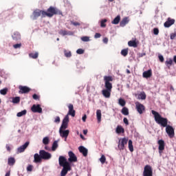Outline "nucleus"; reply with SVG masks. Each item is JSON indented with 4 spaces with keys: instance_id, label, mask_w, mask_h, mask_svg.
I'll use <instances>...</instances> for the list:
<instances>
[{
    "instance_id": "69168bd1",
    "label": "nucleus",
    "mask_w": 176,
    "mask_h": 176,
    "mask_svg": "<svg viewBox=\"0 0 176 176\" xmlns=\"http://www.w3.org/2000/svg\"><path fill=\"white\" fill-rule=\"evenodd\" d=\"M80 137L82 138V140H85V136H83V135L80 134Z\"/></svg>"
},
{
    "instance_id": "c9c22d12",
    "label": "nucleus",
    "mask_w": 176,
    "mask_h": 176,
    "mask_svg": "<svg viewBox=\"0 0 176 176\" xmlns=\"http://www.w3.org/2000/svg\"><path fill=\"white\" fill-rule=\"evenodd\" d=\"M49 142H50V140L49 139V137L43 138V144H44V145L49 144Z\"/></svg>"
},
{
    "instance_id": "7c9ffc66",
    "label": "nucleus",
    "mask_w": 176,
    "mask_h": 176,
    "mask_svg": "<svg viewBox=\"0 0 176 176\" xmlns=\"http://www.w3.org/2000/svg\"><path fill=\"white\" fill-rule=\"evenodd\" d=\"M128 45L129 46H130V47H137V43L135 42V41H129Z\"/></svg>"
},
{
    "instance_id": "a18cd8bd",
    "label": "nucleus",
    "mask_w": 176,
    "mask_h": 176,
    "mask_svg": "<svg viewBox=\"0 0 176 176\" xmlns=\"http://www.w3.org/2000/svg\"><path fill=\"white\" fill-rule=\"evenodd\" d=\"M7 93H8V88H4V89L0 90V94L2 96H6Z\"/></svg>"
},
{
    "instance_id": "338daca9",
    "label": "nucleus",
    "mask_w": 176,
    "mask_h": 176,
    "mask_svg": "<svg viewBox=\"0 0 176 176\" xmlns=\"http://www.w3.org/2000/svg\"><path fill=\"white\" fill-rule=\"evenodd\" d=\"M173 61H174V63H175V64H176V56H175L173 57Z\"/></svg>"
},
{
    "instance_id": "a211bd4d",
    "label": "nucleus",
    "mask_w": 176,
    "mask_h": 176,
    "mask_svg": "<svg viewBox=\"0 0 176 176\" xmlns=\"http://www.w3.org/2000/svg\"><path fill=\"white\" fill-rule=\"evenodd\" d=\"M175 23V20L171 19V18H168V20L164 23V25L165 28H169Z\"/></svg>"
},
{
    "instance_id": "4be33fe9",
    "label": "nucleus",
    "mask_w": 176,
    "mask_h": 176,
    "mask_svg": "<svg viewBox=\"0 0 176 176\" xmlns=\"http://www.w3.org/2000/svg\"><path fill=\"white\" fill-rule=\"evenodd\" d=\"M78 151H80V153H82L83 156H87V148H86L85 146H79Z\"/></svg>"
},
{
    "instance_id": "ea45409f",
    "label": "nucleus",
    "mask_w": 176,
    "mask_h": 176,
    "mask_svg": "<svg viewBox=\"0 0 176 176\" xmlns=\"http://www.w3.org/2000/svg\"><path fill=\"white\" fill-rule=\"evenodd\" d=\"M64 54H65V57H68V58H69L72 56L71 51H68L67 50H64Z\"/></svg>"
},
{
    "instance_id": "412c9836",
    "label": "nucleus",
    "mask_w": 176,
    "mask_h": 176,
    "mask_svg": "<svg viewBox=\"0 0 176 176\" xmlns=\"http://www.w3.org/2000/svg\"><path fill=\"white\" fill-rule=\"evenodd\" d=\"M34 163H41V162H42V157L41 154H38V153L34 154Z\"/></svg>"
},
{
    "instance_id": "423d86ee",
    "label": "nucleus",
    "mask_w": 176,
    "mask_h": 176,
    "mask_svg": "<svg viewBox=\"0 0 176 176\" xmlns=\"http://www.w3.org/2000/svg\"><path fill=\"white\" fill-rule=\"evenodd\" d=\"M43 13H44L43 10L36 9L33 12L30 18L32 19V20H36L38 17L41 16L42 19H43Z\"/></svg>"
},
{
    "instance_id": "f704fd0d",
    "label": "nucleus",
    "mask_w": 176,
    "mask_h": 176,
    "mask_svg": "<svg viewBox=\"0 0 176 176\" xmlns=\"http://www.w3.org/2000/svg\"><path fill=\"white\" fill-rule=\"evenodd\" d=\"M121 112L122 115L127 116V115H129V109H127L126 107H123Z\"/></svg>"
},
{
    "instance_id": "dca6fc26",
    "label": "nucleus",
    "mask_w": 176,
    "mask_h": 176,
    "mask_svg": "<svg viewBox=\"0 0 176 176\" xmlns=\"http://www.w3.org/2000/svg\"><path fill=\"white\" fill-rule=\"evenodd\" d=\"M69 111L66 116H68L69 118V115L72 116V118H74L75 116V110H74V105L73 104H69L68 106Z\"/></svg>"
},
{
    "instance_id": "aec40b11",
    "label": "nucleus",
    "mask_w": 176,
    "mask_h": 176,
    "mask_svg": "<svg viewBox=\"0 0 176 176\" xmlns=\"http://www.w3.org/2000/svg\"><path fill=\"white\" fill-rule=\"evenodd\" d=\"M158 144L160 153H162V151H164V141L163 140H160L158 141Z\"/></svg>"
},
{
    "instance_id": "ddd939ff",
    "label": "nucleus",
    "mask_w": 176,
    "mask_h": 176,
    "mask_svg": "<svg viewBox=\"0 0 176 176\" xmlns=\"http://www.w3.org/2000/svg\"><path fill=\"white\" fill-rule=\"evenodd\" d=\"M11 36L13 41H17L21 40V34H20V32H19L18 31H15L12 32V34H11Z\"/></svg>"
},
{
    "instance_id": "58836bf2",
    "label": "nucleus",
    "mask_w": 176,
    "mask_h": 176,
    "mask_svg": "<svg viewBox=\"0 0 176 176\" xmlns=\"http://www.w3.org/2000/svg\"><path fill=\"white\" fill-rule=\"evenodd\" d=\"M13 104H19L20 102V97L17 96L15 98H12V101Z\"/></svg>"
},
{
    "instance_id": "de8ad7c7",
    "label": "nucleus",
    "mask_w": 176,
    "mask_h": 176,
    "mask_svg": "<svg viewBox=\"0 0 176 176\" xmlns=\"http://www.w3.org/2000/svg\"><path fill=\"white\" fill-rule=\"evenodd\" d=\"M77 54H83L85 53V50L82 49H78L76 51Z\"/></svg>"
},
{
    "instance_id": "9b49d317",
    "label": "nucleus",
    "mask_w": 176,
    "mask_h": 176,
    "mask_svg": "<svg viewBox=\"0 0 176 176\" xmlns=\"http://www.w3.org/2000/svg\"><path fill=\"white\" fill-rule=\"evenodd\" d=\"M59 134L62 138H65V141H67V138L69 135V130L59 129Z\"/></svg>"
},
{
    "instance_id": "8fccbe9b",
    "label": "nucleus",
    "mask_w": 176,
    "mask_h": 176,
    "mask_svg": "<svg viewBox=\"0 0 176 176\" xmlns=\"http://www.w3.org/2000/svg\"><path fill=\"white\" fill-rule=\"evenodd\" d=\"M153 34H154V35H159V29L154 28L153 29Z\"/></svg>"
},
{
    "instance_id": "f257e3e1",
    "label": "nucleus",
    "mask_w": 176,
    "mask_h": 176,
    "mask_svg": "<svg viewBox=\"0 0 176 176\" xmlns=\"http://www.w3.org/2000/svg\"><path fill=\"white\" fill-rule=\"evenodd\" d=\"M151 113L154 116L155 120L158 124H161L162 127H166V131L170 138L174 137V128L170 125H167V119L162 118L159 113L155 111V110L151 111Z\"/></svg>"
},
{
    "instance_id": "6e6d98bb",
    "label": "nucleus",
    "mask_w": 176,
    "mask_h": 176,
    "mask_svg": "<svg viewBox=\"0 0 176 176\" xmlns=\"http://www.w3.org/2000/svg\"><path fill=\"white\" fill-rule=\"evenodd\" d=\"M94 38H96V39L98 38H101V34L100 33H96Z\"/></svg>"
},
{
    "instance_id": "0e129e2a",
    "label": "nucleus",
    "mask_w": 176,
    "mask_h": 176,
    "mask_svg": "<svg viewBox=\"0 0 176 176\" xmlns=\"http://www.w3.org/2000/svg\"><path fill=\"white\" fill-rule=\"evenodd\" d=\"M83 134L86 135V134H87V130H83Z\"/></svg>"
},
{
    "instance_id": "a19ab883",
    "label": "nucleus",
    "mask_w": 176,
    "mask_h": 176,
    "mask_svg": "<svg viewBox=\"0 0 176 176\" xmlns=\"http://www.w3.org/2000/svg\"><path fill=\"white\" fill-rule=\"evenodd\" d=\"M39 55V54H38V52L36 53H31L29 54V56L30 57V58H38V56Z\"/></svg>"
},
{
    "instance_id": "c85d7f7f",
    "label": "nucleus",
    "mask_w": 176,
    "mask_h": 176,
    "mask_svg": "<svg viewBox=\"0 0 176 176\" xmlns=\"http://www.w3.org/2000/svg\"><path fill=\"white\" fill-rule=\"evenodd\" d=\"M138 100H145L146 98V94L145 92H142L138 95Z\"/></svg>"
},
{
    "instance_id": "20e7f679",
    "label": "nucleus",
    "mask_w": 176,
    "mask_h": 176,
    "mask_svg": "<svg viewBox=\"0 0 176 176\" xmlns=\"http://www.w3.org/2000/svg\"><path fill=\"white\" fill-rule=\"evenodd\" d=\"M58 162L59 166L63 167V168H65V170H71V165L69 164V162L67 161V158H65L64 156H60Z\"/></svg>"
},
{
    "instance_id": "b1692460",
    "label": "nucleus",
    "mask_w": 176,
    "mask_h": 176,
    "mask_svg": "<svg viewBox=\"0 0 176 176\" xmlns=\"http://www.w3.org/2000/svg\"><path fill=\"white\" fill-rule=\"evenodd\" d=\"M129 18L127 17L124 18L120 23V27H124L126 24H129Z\"/></svg>"
},
{
    "instance_id": "4468645a",
    "label": "nucleus",
    "mask_w": 176,
    "mask_h": 176,
    "mask_svg": "<svg viewBox=\"0 0 176 176\" xmlns=\"http://www.w3.org/2000/svg\"><path fill=\"white\" fill-rule=\"evenodd\" d=\"M31 110L34 113H42V109L41 108V104H33L31 108Z\"/></svg>"
},
{
    "instance_id": "c03bdc74",
    "label": "nucleus",
    "mask_w": 176,
    "mask_h": 176,
    "mask_svg": "<svg viewBox=\"0 0 176 176\" xmlns=\"http://www.w3.org/2000/svg\"><path fill=\"white\" fill-rule=\"evenodd\" d=\"M68 171H70V170H65V168H63L61 172H60V176L67 175V174H68Z\"/></svg>"
},
{
    "instance_id": "052dcab7",
    "label": "nucleus",
    "mask_w": 176,
    "mask_h": 176,
    "mask_svg": "<svg viewBox=\"0 0 176 176\" xmlns=\"http://www.w3.org/2000/svg\"><path fill=\"white\" fill-rule=\"evenodd\" d=\"M6 148L7 151H8V152H10L11 151L10 146H9L8 144H6Z\"/></svg>"
},
{
    "instance_id": "7ed1b4c3",
    "label": "nucleus",
    "mask_w": 176,
    "mask_h": 176,
    "mask_svg": "<svg viewBox=\"0 0 176 176\" xmlns=\"http://www.w3.org/2000/svg\"><path fill=\"white\" fill-rule=\"evenodd\" d=\"M54 14H60L63 16V12L57 8L50 6L47 10V12L44 11V12H43V17H53Z\"/></svg>"
},
{
    "instance_id": "4d7b16f0",
    "label": "nucleus",
    "mask_w": 176,
    "mask_h": 176,
    "mask_svg": "<svg viewBox=\"0 0 176 176\" xmlns=\"http://www.w3.org/2000/svg\"><path fill=\"white\" fill-rule=\"evenodd\" d=\"M72 24L73 25H75V27H76L78 25H80V23H79V22H73V23H72Z\"/></svg>"
},
{
    "instance_id": "6e6552de",
    "label": "nucleus",
    "mask_w": 176,
    "mask_h": 176,
    "mask_svg": "<svg viewBox=\"0 0 176 176\" xmlns=\"http://www.w3.org/2000/svg\"><path fill=\"white\" fill-rule=\"evenodd\" d=\"M135 107L140 115H142V113L145 112V106H144V104L140 103L139 102H136Z\"/></svg>"
},
{
    "instance_id": "1a4fd4ad",
    "label": "nucleus",
    "mask_w": 176,
    "mask_h": 176,
    "mask_svg": "<svg viewBox=\"0 0 176 176\" xmlns=\"http://www.w3.org/2000/svg\"><path fill=\"white\" fill-rule=\"evenodd\" d=\"M69 122V117L68 116H65V117L63 120V123L59 130H65V129H67Z\"/></svg>"
},
{
    "instance_id": "4c0bfd02",
    "label": "nucleus",
    "mask_w": 176,
    "mask_h": 176,
    "mask_svg": "<svg viewBox=\"0 0 176 176\" xmlns=\"http://www.w3.org/2000/svg\"><path fill=\"white\" fill-rule=\"evenodd\" d=\"M165 64L166 65H167V67H170V65H173V59L172 58L166 59Z\"/></svg>"
},
{
    "instance_id": "2eb2a0df",
    "label": "nucleus",
    "mask_w": 176,
    "mask_h": 176,
    "mask_svg": "<svg viewBox=\"0 0 176 176\" xmlns=\"http://www.w3.org/2000/svg\"><path fill=\"white\" fill-rule=\"evenodd\" d=\"M28 145H30V142H26L23 145L17 148V153H21L24 152V151H25V149H27V148L28 147Z\"/></svg>"
},
{
    "instance_id": "13d9d810",
    "label": "nucleus",
    "mask_w": 176,
    "mask_h": 176,
    "mask_svg": "<svg viewBox=\"0 0 176 176\" xmlns=\"http://www.w3.org/2000/svg\"><path fill=\"white\" fill-rule=\"evenodd\" d=\"M175 37H176V33L170 34V39H175Z\"/></svg>"
},
{
    "instance_id": "2f4dec72",
    "label": "nucleus",
    "mask_w": 176,
    "mask_h": 176,
    "mask_svg": "<svg viewBox=\"0 0 176 176\" xmlns=\"http://www.w3.org/2000/svg\"><path fill=\"white\" fill-rule=\"evenodd\" d=\"M8 163L9 166H13L14 163H16V160H14V157H10L8 158Z\"/></svg>"
},
{
    "instance_id": "9d476101",
    "label": "nucleus",
    "mask_w": 176,
    "mask_h": 176,
    "mask_svg": "<svg viewBox=\"0 0 176 176\" xmlns=\"http://www.w3.org/2000/svg\"><path fill=\"white\" fill-rule=\"evenodd\" d=\"M153 172H152V167L149 165H146L144 167V172H143V176H152Z\"/></svg>"
},
{
    "instance_id": "a878e982",
    "label": "nucleus",
    "mask_w": 176,
    "mask_h": 176,
    "mask_svg": "<svg viewBox=\"0 0 176 176\" xmlns=\"http://www.w3.org/2000/svg\"><path fill=\"white\" fill-rule=\"evenodd\" d=\"M128 148L130 152H134V146H133V141L131 140L128 141Z\"/></svg>"
},
{
    "instance_id": "774afa93",
    "label": "nucleus",
    "mask_w": 176,
    "mask_h": 176,
    "mask_svg": "<svg viewBox=\"0 0 176 176\" xmlns=\"http://www.w3.org/2000/svg\"><path fill=\"white\" fill-rule=\"evenodd\" d=\"M5 176H10V172H8Z\"/></svg>"
},
{
    "instance_id": "680f3d73",
    "label": "nucleus",
    "mask_w": 176,
    "mask_h": 176,
    "mask_svg": "<svg viewBox=\"0 0 176 176\" xmlns=\"http://www.w3.org/2000/svg\"><path fill=\"white\" fill-rule=\"evenodd\" d=\"M33 98H34V100H38V98H39V97L38 96V95L34 94L33 95Z\"/></svg>"
},
{
    "instance_id": "0eeeda50",
    "label": "nucleus",
    "mask_w": 176,
    "mask_h": 176,
    "mask_svg": "<svg viewBox=\"0 0 176 176\" xmlns=\"http://www.w3.org/2000/svg\"><path fill=\"white\" fill-rule=\"evenodd\" d=\"M39 155L41 156V159H43L44 160H50V159H52V154L46 152L45 150H41L39 151Z\"/></svg>"
},
{
    "instance_id": "5701e85b",
    "label": "nucleus",
    "mask_w": 176,
    "mask_h": 176,
    "mask_svg": "<svg viewBox=\"0 0 176 176\" xmlns=\"http://www.w3.org/2000/svg\"><path fill=\"white\" fill-rule=\"evenodd\" d=\"M152 76V70L149 69L143 72V78H151Z\"/></svg>"
},
{
    "instance_id": "37998d69",
    "label": "nucleus",
    "mask_w": 176,
    "mask_h": 176,
    "mask_svg": "<svg viewBox=\"0 0 176 176\" xmlns=\"http://www.w3.org/2000/svg\"><path fill=\"white\" fill-rule=\"evenodd\" d=\"M122 56H124V57H126L127 54H129V50L124 49L121 51Z\"/></svg>"
},
{
    "instance_id": "c756f323",
    "label": "nucleus",
    "mask_w": 176,
    "mask_h": 176,
    "mask_svg": "<svg viewBox=\"0 0 176 176\" xmlns=\"http://www.w3.org/2000/svg\"><path fill=\"white\" fill-rule=\"evenodd\" d=\"M116 131L118 134H120V133H124V129L122 126H118Z\"/></svg>"
},
{
    "instance_id": "bf43d9fd",
    "label": "nucleus",
    "mask_w": 176,
    "mask_h": 176,
    "mask_svg": "<svg viewBox=\"0 0 176 176\" xmlns=\"http://www.w3.org/2000/svg\"><path fill=\"white\" fill-rule=\"evenodd\" d=\"M86 119H87V116L84 115V116L82 118V122H86Z\"/></svg>"
},
{
    "instance_id": "e2e57ef3",
    "label": "nucleus",
    "mask_w": 176,
    "mask_h": 176,
    "mask_svg": "<svg viewBox=\"0 0 176 176\" xmlns=\"http://www.w3.org/2000/svg\"><path fill=\"white\" fill-rule=\"evenodd\" d=\"M104 43H108V38H103Z\"/></svg>"
},
{
    "instance_id": "09e8293b",
    "label": "nucleus",
    "mask_w": 176,
    "mask_h": 176,
    "mask_svg": "<svg viewBox=\"0 0 176 176\" xmlns=\"http://www.w3.org/2000/svg\"><path fill=\"white\" fill-rule=\"evenodd\" d=\"M14 49H20L21 47V43H17L13 45Z\"/></svg>"
},
{
    "instance_id": "72a5a7b5",
    "label": "nucleus",
    "mask_w": 176,
    "mask_h": 176,
    "mask_svg": "<svg viewBox=\"0 0 176 176\" xmlns=\"http://www.w3.org/2000/svg\"><path fill=\"white\" fill-rule=\"evenodd\" d=\"M118 104L121 107H124V105H126V100H124V99L120 98V99H118Z\"/></svg>"
},
{
    "instance_id": "49530a36",
    "label": "nucleus",
    "mask_w": 176,
    "mask_h": 176,
    "mask_svg": "<svg viewBox=\"0 0 176 176\" xmlns=\"http://www.w3.org/2000/svg\"><path fill=\"white\" fill-rule=\"evenodd\" d=\"M81 41H82V42H89L90 41V38L89 36H82L81 37Z\"/></svg>"
},
{
    "instance_id": "f8f14e48",
    "label": "nucleus",
    "mask_w": 176,
    "mask_h": 176,
    "mask_svg": "<svg viewBox=\"0 0 176 176\" xmlns=\"http://www.w3.org/2000/svg\"><path fill=\"white\" fill-rule=\"evenodd\" d=\"M68 155H69L68 161L70 163H74L75 162H78V157H76V155H75V153H74V152L69 151Z\"/></svg>"
},
{
    "instance_id": "864d4df0",
    "label": "nucleus",
    "mask_w": 176,
    "mask_h": 176,
    "mask_svg": "<svg viewBox=\"0 0 176 176\" xmlns=\"http://www.w3.org/2000/svg\"><path fill=\"white\" fill-rule=\"evenodd\" d=\"M123 122L126 126H129V120L126 118H124Z\"/></svg>"
},
{
    "instance_id": "6ab92c4d",
    "label": "nucleus",
    "mask_w": 176,
    "mask_h": 176,
    "mask_svg": "<svg viewBox=\"0 0 176 176\" xmlns=\"http://www.w3.org/2000/svg\"><path fill=\"white\" fill-rule=\"evenodd\" d=\"M19 89L21 90L19 91V93H21V94H25L28 93L30 90L29 87L23 86H19Z\"/></svg>"
},
{
    "instance_id": "473e14b6",
    "label": "nucleus",
    "mask_w": 176,
    "mask_h": 176,
    "mask_svg": "<svg viewBox=\"0 0 176 176\" xmlns=\"http://www.w3.org/2000/svg\"><path fill=\"white\" fill-rule=\"evenodd\" d=\"M25 115H27V110H23L22 111L17 113L16 116L18 118H21V116H24Z\"/></svg>"
},
{
    "instance_id": "79ce46f5",
    "label": "nucleus",
    "mask_w": 176,
    "mask_h": 176,
    "mask_svg": "<svg viewBox=\"0 0 176 176\" xmlns=\"http://www.w3.org/2000/svg\"><path fill=\"white\" fill-rule=\"evenodd\" d=\"M100 163L102 164H104V163H105V162H107V158L105 157V155H102L101 157L99 159Z\"/></svg>"
},
{
    "instance_id": "3c124183",
    "label": "nucleus",
    "mask_w": 176,
    "mask_h": 176,
    "mask_svg": "<svg viewBox=\"0 0 176 176\" xmlns=\"http://www.w3.org/2000/svg\"><path fill=\"white\" fill-rule=\"evenodd\" d=\"M54 122V123H60V118L58 116H56Z\"/></svg>"
},
{
    "instance_id": "cd10ccee",
    "label": "nucleus",
    "mask_w": 176,
    "mask_h": 176,
    "mask_svg": "<svg viewBox=\"0 0 176 176\" xmlns=\"http://www.w3.org/2000/svg\"><path fill=\"white\" fill-rule=\"evenodd\" d=\"M120 21V15H118L111 22L112 24H119Z\"/></svg>"
},
{
    "instance_id": "f3484780",
    "label": "nucleus",
    "mask_w": 176,
    "mask_h": 176,
    "mask_svg": "<svg viewBox=\"0 0 176 176\" xmlns=\"http://www.w3.org/2000/svg\"><path fill=\"white\" fill-rule=\"evenodd\" d=\"M59 35H61L62 36H65V35H68L69 36L74 35V32H71V31H67L65 30H60L58 32Z\"/></svg>"
},
{
    "instance_id": "603ef678",
    "label": "nucleus",
    "mask_w": 176,
    "mask_h": 176,
    "mask_svg": "<svg viewBox=\"0 0 176 176\" xmlns=\"http://www.w3.org/2000/svg\"><path fill=\"white\" fill-rule=\"evenodd\" d=\"M32 168H33L32 165H29V166L27 167V171H32Z\"/></svg>"
},
{
    "instance_id": "5fc2aeb1",
    "label": "nucleus",
    "mask_w": 176,
    "mask_h": 176,
    "mask_svg": "<svg viewBox=\"0 0 176 176\" xmlns=\"http://www.w3.org/2000/svg\"><path fill=\"white\" fill-rule=\"evenodd\" d=\"M158 57H159V60H160V61H161V63H163L164 61V58L163 57V56L160 55Z\"/></svg>"
},
{
    "instance_id": "bb28decb",
    "label": "nucleus",
    "mask_w": 176,
    "mask_h": 176,
    "mask_svg": "<svg viewBox=\"0 0 176 176\" xmlns=\"http://www.w3.org/2000/svg\"><path fill=\"white\" fill-rule=\"evenodd\" d=\"M58 148V141L55 140L52 144V151L54 152Z\"/></svg>"
},
{
    "instance_id": "39448f33",
    "label": "nucleus",
    "mask_w": 176,
    "mask_h": 176,
    "mask_svg": "<svg viewBox=\"0 0 176 176\" xmlns=\"http://www.w3.org/2000/svg\"><path fill=\"white\" fill-rule=\"evenodd\" d=\"M129 139L126 138H122L118 139V148L120 151H124L125 146L127 145Z\"/></svg>"
},
{
    "instance_id": "f03ea898",
    "label": "nucleus",
    "mask_w": 176,
    "mask_h": 176,
    "mask_svg": "<svg viewBox=\"0 0 176 176\" xmlns=\"http://www.w3.org/2000/svg\"><path fill=\"white\" fill-rule=\"evenodd\" d=\"M112 80H113L112 76H105L104 77L105 89L102 90V94L104 98H109L111 97V93L112 92V83L111 82Z\"/></svg>"
},
{
    "instance_id": "e433bc0d",
    "label": "nucleus",
    "mask_w": 176,
    "mask_h": 176,
    "mask_svg": "<svg viewBox=\"0 0 176 176\" xmlns=\"http://www.w3.org/2000/svg\"><path fill=\"white\" fill-rule=\"evenodd\" d=\"M107 19H102L100 21V27L102 28H105L107 27V24H105V23H107Z\"/></svg>"
},
{
    "instance_id": "393cba45",
    "label": "nucleus",
    "mask_w": 176,
    "mask_h": 176,
    "mask_svg": "<svg viewBox=\"0 0 176 176\" xmlns=\"http://www.w3.org/2000/svg\"><path fill=\"white\" fill-rule=\"evenodd\" d=\"M101 116H102L101 110L98 109L96 111V118L98 120V123H101Z\"/></svg>"
}]
</instances>
